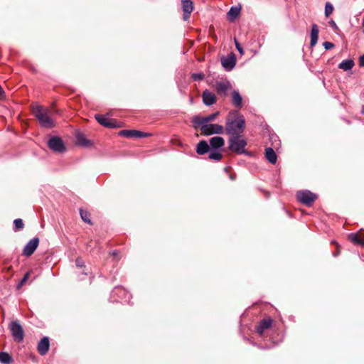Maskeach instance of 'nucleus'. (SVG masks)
<instances>
[{"label": "nucleus", "instance_id": "1", "mask_svg": "<svg viewBox=\"0 0 364 364\" xmlns=\"http://www.w3.org/2000/svg\"><path fill=\"white\" fill-rule=\"evenodd\" d=\"M32 111L41 127L48 129L55 127V122L52 118L53 111L50 109L43 106L36 105L33 107Z\"/></svg>", "mask_w": 364, "mask_h": 364}, {"label": "nucleus", "instance_id": "2", "mask_svg": "<svg viewBox=\"0 0 364 364\" xmlns=\"http://www.w3.org/2000/svg\"><path fill=\"white\" fill-rule=\"evenodd\" d=\"M245 127V121L242 115H238L235 119H228L225 124L226 133L230 136H239Z\"/></svg>", "mask_w": 364, "mask_h": 364}, {"label": "nucleus", "instance_id": "3", "mask_svg": "<svg viewBox=\"0 0 364 364\" xmlns=\"http://www.w3.org/2000/svg\"><path fill=\"white\" fill-rule=\"evenodd\" d=\"M210 153L208 159L213 161H220L222 159V154L220 149L225 145V140L221 136H213L210 139Z\"/></svg>", "mask_w": 364, "mask_h": 364}, {"label": "nucleus", "instance_id": "4", "mask_svg": "<svg viewBox=\"0 0 364 364\" xmlns=\"http://www.w3.org/2000/svg\"><path fill=\"white\" fill-rule=\"evenodd\" d=\"M229 149L237 154L250 155V153L245 150L247 141L241 136H232L228 140Z\"/></svg>", "mask_w": 364, "mask_h": 364}, {"label": "nucleus", "instance_id": "5", "mask_svg": "<svg viewBox=\"0 0 364 364\" xmlns=\"http://www.w3.org/2000/svg\"><path fill=\"white\" fill-rule=\"evenodd\" d=\"M196 127H200L201 133L203 135L209 136L214 134H223L224 132V127L218 124H194Z\"/></svg>", "mask_w": 364, "mask_h": 364}, {"label": "nucleus", "instance_id": "6", "mask_svg": "<svg viewBox=\"0 0 364 364\" xmlns=\"http://www.w3.org/2000/svg\"><path fill=\"white\" fill-rule=\"evenodd\" d=\"M296 198L301 203L310 207L313 205L314 202L317 198V196L310 191L304 190L299 191L296 193Z\"/></svg>", "mask_w": 364, "mask_h": 364}, {"label": "nucleus", "instance_id": "7", "mask_svg": "<svg viewBox=\"0 0 364 364\" xmlns=\"http://www.w3.org/2000/svg\"><path fill=\"white\" fill-rule=\"evenodd\" d=\"M48 147L55 152L63 153L65 151V146L60 137L53 136L48 141Z\"/></svg>", "mask_w": 364, "mask_h": 364}, {"label": "nucleus", "instance_id": "8", "mask_svg": "<svg viewBox=\"0 0 364 364\" xmlns=\"http://www.w3.org/2000/svg\"><path fill=\"white\" fill-rule=\"evenodd\" d=\"M10 330L14 339L17 342L23 340V331L21 326L18 321H12L10 324Z\"/></svg>", "mask_w": 364, "mask_h": 364}, {"label": "nucleus", "instance_id": "9", "mask_svg": "<svg viewBox=\"0 0 364 364\" xmlns=\"http://www.w3.org/2000/svg\"><path fill=\"white\" fill-rule=\"evenodd\" d=\"M215 88L218 95L226 97L228 95V91L232 88V85L230 81L227 80L216 81Z\"/></svg>", "mask_w": 364, "mask_h": 364}, {"label": "nucleus", "instance_id": "10", "mask_svg": "<svg viewBox=\"0 0 364 364\" xmlns=\"http://www.w3.org/2000/svg\"><path fill=\"white\" fill-rule=\"evenodd\" d=\"M39 244V239L38 237H33L25 245L23 250V255L26 257H30L33 254L35 250L37 249Z\"/></svg>", "mask_w": 364, "mask_h": 364}, {"label": "nucleus", "instance_id": "11", "mask_svg": "<svg viewBox=\"0 0 364 364\" xmlns=\"http://www.w3.org/2000/svg\"><path fill=\"white\" fill-rule=\"evenodd\" d=\"M95 118L99 124L105 127L114 128L119 127V125L117 124V121L109 119L105 115L95 114Z\"/></svg>", "mask_w": 364, "mask_h": 364}, {"label": "nucleus", "instance_id": "12", "mask_svg": "<svg viewBox=\"0 0 364 364\" xmlns=\"http://www.w3.org/2000/svg\"><path fill=\"white\" fill-rule=\"evenodd\" d=\"M181 8L183 10V19L187 21L193 10V4L191 0H181Z\"/></svg>", "mask_w": 364, "mask_h": 364}, {"label": "nucleus", "instance_id": "13", "mask_svg": "<svg viewBox=\"0 0 364 364\" xmlns=\"http://www.w3.org/2000/svg\"><path fill=\"white\" fill-rule=\"evenodd\" d=\"M221 64L226 71L232 70L236 64V58L234 54L221 58Z\"/></svg>", "mask_w": 364, "mask_h": 364}, {"label": "nucleus", "instance_id": "14", "mask_svg": "<svg viewBox=\"0 0 364 364\" xmlns=\"http://www.w3.org/2000/svg\"><path fill=\"white\" fill-rule=\"evenodd\" d=\"M219 112H216L205 117L196 116L193 118L192 122L194 124H209L210 122L215 120V118L219 115Z\"/></svg>", "mask_w": 364, "mask_h": 364}, {"label": "nucleus", "instance_id": "15", "mask_svg": "<svg viewBox=\"0 0 364 364\" xmlns=\"http://www.w3.org/2000/svg\"><path fill=\"white\" fill-rule=\"evenodd\" d=\"M119 135L127 138H142L149 136L148 134L137 130H122Z\"/></svg>", "mask_w": 364, "mask_h": 364}, {"label": "nucleus", "instance_id": "16", "mask_svg": "<svg viewBox=\"0 0 364 364\" xmlns=\"http://www.w3.org/2000/svg\"><path fill=\"white\" fill-rule=\"evenodd\" d=\"M272 324V319L271 318L262 319L256 327L257 333L259 335H262L264 331L271 328Z\"/></svg>", "mask_w": 364, "mask_h": 364}, {"label": "nucleus", "instance_id": "17", "mask_svg": "<svg viewBox=\"0 0 364 364\" xmlns=\"http://www.w3.org/2000/svg\"><path fill=\"white\" fill-rule=\"evenodd\" d=\"M202 98L203 103L207 106H210L216 102L215 95L208 90L203 92Z\"/></svg>", "mask_w": 364, "mask_h": 364}, {"label": "nucleus", "instance_id": "18", "mask_svg": "<svg viewBox=\"0 0 364 364\" xmlns=\"http://www.w3.org/2000/svg\"><path fill=\"white\" fill-rule=\"evenodd\" d=\"M49 346H50V342H49L48 338V337L43 338L38 344L37 348H38V353L42 355H46L49 350Z\"/></svg>", "mask_w": 364, "mask_h": 364}, {"label": "nucleus", "instance_id": "19", "mask_svg": "<svg viewBox=\"0 0 364 364\" xmlns=\"http://www.w3.org/2000/svg\"><path fill=\"white\" fill-rule=\"evenodd\" d=\"M208 151L210 152V148L208 142L205 140L200 141L196 146V153L199 155H203Z\"/></svg>", "mask_w": 364, "mask_h": 364}, {"label": "nucleus", "instance_id": "20", "mask_svg": "<svg viewBox=\"0 0 364 364\" xmlns=\"http://www.w3.org/2000/svg\"><path fill=\"white\" fill-rule=\"evenodd\" d=\"M232 102L237 108L240 109L242 107V98L237 90H233L232 92Z\"/></svg>", "mask_w": 364, "mask_h": 364}, {"label": "nucleus", "instance_id": "21", "mask_svg": "<svg viewBox=\"0 0 364 364\" xmlns=\"http://www.w3.org/2000/svg\"><path fill=\"white\" fill-rule=\"evenodd\" d=\"M348 239L354 244L364 247V235L350 233L348 235Z\"/></svg>", "mask_w": 364, "mask_h": 364}, {"label": "nucleus", "instance_id": "22", "mask_svg": "<svg viewBox=\"0 0 364 364\" xmlns=\"http://www.w3.org/2000/svg\"><path fill=\"white\" fill-rule=\"evenodd\" d=\"M318 28L316 24H313L311 31V41L310 46L314 47L318 41Z\"/></svg>", "mask_w": 364, "mask_h": 364}, {"label": "nucleus", "instance_id": "23", "mask_svg": "<svg viewBox=\"0 0 364 364\" xmlns=\"http://www.w3.org/2000/svg\"><path fill=\"white\" fill-rule=\"evenodd\" d=\"M265 157L269 163L272 164H276L277 156L272 148L268 147L265 149Z\"/></svg>", "mask_w": 364, "mask_h": 364}, {"label": "nucleus", "instance_id": "24", "mask_svg": "<svg viewBox=\"0 0 364 364\" xmlns=\"http://www.w3.org/2000/svg\"><path fill=\"white\" fill-rule=\"evenodd\" d=\"M76 141L78 145L87 147L91 145V142L82 133H77L76 135Z\"/></svg>", "mask_w": 364, "mask_h": 364}, {"label": "nucleus", "instance_id": "25", "mask_svg": "<svg viewBox=\"0 0 364 364\" xmlns=\"http://www.w3.org/2000/svg\"><path fill=\"white\" fill-rule=\"evenodd\" d=\"M240 7L232 6L227 14L228 19L230 21H233L240 13Z\"/></svg>", "mask_w": 364, "mask_h": 364}, {"label": "nucleus", "instance_id": "26", "mask_svg": "<svg viewBox=\"0 0 364 364\" xmlns=\"http://www.w3.org/2000/svg\"><path fill=\"white\" fill-rule=\"evenodd\" d=\"M354 66V62L351 59L343 60L339 65L338 68L345 71L350 70Z\"/></svg>", "mask_w": 364, "mask_h": 364}, {"label": "nucleus", "instance_id": "27", "mask_svg": "<svg viewBox=\"0 0 364 364\" xmlns=\"http://www.w3.org/2000/svg\"><path fill=\"white\" fill-rule=\"evenodd\" d=\"M12 362L11 355L5 352H0V363L3 364H10Z\"/></svg>", "mask_w": 364, "mask_h": 364}, {"label": "nucleus", "instance_id": "28", "mask_svg": "<svg viewBox=\"0 0 364 364\" xmlns=\"http://www.w3.org/2000/svg\"><path fill=\"white\" fill-rule=\"evenodd\" d=\"M80 217H81L82 220L84 222H85L88 224H91V220L90 219V214L87 211L80 209Z\"/></svg>", "mask_w": 364, "mask_h": 364}, {"label": "nucleus", "instance_id": "29", "mask_svg": "<svg viewBox=\"0 0 364 364\" xmlns=\"http://www.w3.org/2000/svg\"><path fill=\"white\" fill-rule=\"evenodd\" d=\"M333 11V7L332 4L329 2H327L325 5V15L328 17L330 14H332Z\"/></svg>", "mask_w": 364, "mask_h": 364}, {"label": "nucleus", "instance_id": "30", "mask_svg": "<svg viewBox=\"0 0 364 364\" xmlns=\"http://www.w3.org/2000/svg\"><path fill=\"white\" fill-rule=\"evenodd\" d=\"M14 224L16 230L22 229L24 225L23 220L20 218L15 219L14 221Z\"/></svg>", "mask_w": 364, "mask_h": 364}, {"label": "nucleus", "instance_id": "31", "mask_svg": "<svg viewBox=\"0 0 364 364\" xmlns=\"http://www.w3.org/2000/svg\"><path fill=\"white\" fill-rule=\"evenodd\" d=\"M205 77V75L203 73H193L191 75V78L196 81V80H203Z\"/></svg>", "mask_w": 364, "mask_h": 364}, {"label": "nucleus", "instance_id": "32", "mask_svg": "<svg viewBox=\"0 0 364 364\" xmlns=\"http://www.w3.org/2000/svg\"><path fill=\"white\" fill-rule=\"evenodd\" d=\"M75 264L77 267H80V268L85 267V262H84L83 259L80 257H78L76 259Z\"/></svg>", "mask_w": 364, "mask_h": 364}, {"label": "nucleus", "instance_id": "33", "mask_svg": "<svg viewBox=\"0 0 364 364\" xmlns=\"http://www.w3.org/2000/svg\"><path fill=\"white\" fill-rule=\"evenodd\" d=\"M235 47L237 50V51L241 54V55H243L244 54V50L242 48V46H240V44L239 43V42L237 41L236 38H235Z\"/></svg>", "mask_w": 364, "mask_h": 364}, {"label": "nucleus", "instance_id": "34", "mask_svg": "<svg viewBox=\"0 0 364 364\" xmlns=\"http://www.w3.org/2000/svg\"><path fill=\"white\" fill-rule=\"evenodd\" d=\"M323 46V47H324V48L326 50H329V49L333 48L334 47L333 43H332L331 42H328V41L324 42Z\"/></svg>", "mask_w": 364, "mask_h": 364}, {"label": "nucleus", "instance_id": "35", "mask_svg": "<svg viewBox=\"0 0 364 364\" xmlns=\"http://www.w3.org/2000/svg\"><path fill=\"white\" fill-rule=\"evenodd\" d=\"M29 277V273H26L23 277L22 278L21 281L20 282L18 286L21 287L24 284V283L28 280Z\"/></svg>", "mask_w": 364, "mask_h": 364}, {"label": "nucleus", "instance_id": "36", "mask_svg": "<svg viewBox=\"0 0 364 364\" xmlns=\"http://www.w3.org/2000/svg\"><path fill=\"white\" fill-rule=\"evenodd\" d=\"M113 293L114 294H117V293H124V289H123L121 287H116L114 291H113Z\"/></svg>", "mask_w": 364, "mask_h": 364}, {"label": "nucleus", "instance_id": "37", "mask_svg": "<svg viewBox=\"0 0 364 364\" xmlns=\"http://www.w3.org/2000/svg\"><path fill=\"white\" fill-rule=\"evenodd\" d=\"M359 65L361 67H364V54L359 58Z\"/></svg>", "mask_w": 364, "mask_h": 364}, {"label": "nucleus", "instance_id": "38", "mask_svg": "<svg viewBox=\"0 0 364 364\" xmlns=\"http://www.w3.org/2000/svg\"><path fill=\"white\" fill-rule=\"evenodd\" d=\"M4 95V92L1 87V86L0 85V99L2 98Z\"/></svg>", "mask_w": 364, "mask_h": 364}, {"label": "nucleus", "instance_id": "39", "mask_svg": "<svg viewBox=\"0 0 364 364\" xmlns=\"http://www.w3.org/2000/svg\"><path fill=\"white\" fill-rule=\"evenodd\" d=\"M329 23H330V25H331L333 28H337V26H336V23H335V21H333V20H332V21H331L329 22Z\"/></svg>", "mask_w": 364, "mask_h": 364}, {"label": "nucleus", "instance_id": "40", "mask_svg": "<svg viewBox=\"0 0 364 364\" xmlns=\"http://www.w3.org/2000/svg\"><path fill=\"white\" fill-rule=\"evenodd\" d=\"M361 113H362L363 114H364V106H363V107H362Z\"/></svg>", "mask_w": 364, "mask_h": 364}, {"label": "nucleus", "instance_id": "41", "mask_svg": "<svg viewBox=\"0 0 364 364\" xmlns=\"http://www.w3.org/2000/svg\"><path fill=\"white\" fill-rule=\"evenodd\" d=\"M112 255H113L114 256H115V255H117V253H116L115 252H112Z\"/></svg>", "mask_w": 364, "mask_h": 364}, {"label": "nucleus", "instance_id": "42", "mask_svg": "<svg viewBox=\"0 0 364 364\" xmlns=\"http://www.w3.org/2000/svg\"><path fill=\"white\" fill-rule=\"evenodd\" d=\"M82 273H83L84 274H87V272H84V271H83V272H82Z\"/></svg>", "mask_w": 364, "mask_h": 364}]
</instances>
